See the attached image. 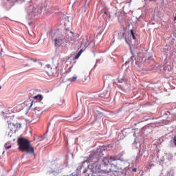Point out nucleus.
<instances>
[{
  "label": "nucleus",
  "mask_w": 176,
  "mask_h": 176,
  "mask_svg": "<svg viewBox=\"0 0 176 176\" xmlns=\"http://www.w3.org/2000/svg\"><path fill=\"white\" fill-rule=\"evenodd\" d=\"M57 58V56H54L53 58H52V61H54V60H56Z\"/></svg>",
  "instance_id": "obj_17"
},
{
  "label": "nucleus",
  "mask_w": 176,
  "mask_h": 176,
  "mask_svg": "<svg viewBox=\"0 0 176 176\" xmlns=\"http://www.w3.org/2000/svg\"><path fill=\"white\" fill-rule=\"evenodd\" d=\"M173 142H174V144L176 146V135L173 138Z\"/></svg>",
  "instance_id": "obj_13"
},
{
  "label": "nucleus",
  "mask_w": 176,
  "mask_h": 176,
  "mask_svg": "<svg viewBox=\"0 0 176 176\" xmlns=\"http://www.w3.org/2000/svg\"><path fill=\"white\" fill-rule=\"evenodd\" d=\"M30 60H31L32 61H34V63H36V59H32L30 58H27L25 61H30Z\"/></svg>",
  "instance_id": "obj_10"
},
{
  "label": "nucleus",
  "mask_w": 176,
  "mask_h": 176,
  "mask_svg": "<svg viewBox=\"0 0 176 176\" xmlns=\"http://www.w3.org/2000/svg\"><path fill=\"white\" fill-rule=\"evenodd\" d=\"M18 149L21 152H27L30 155H34L35 153L34 151V146L31 145V142L28 139L24 138H19L17 139Z\"/></svg>",
  "instance_id": "obj_1"
},
{
  "label": "nucleus",
  "mask_w": 176,
  "mask_h": 176,
  "mask_svg": "<svg viewBox=\"0 0 176 176\" xmlns=\"http://www.w3.org/2000/svg\"><path fill=\"white\" fill-rule=\"evenodd\" d=\"M102 163L104 166H108L111 163L109 161V158H108V157H103Z\"/></svg>",
  "instance_id": "obj_5"
},
{
  "label": "nucleus",
  "mask_w": 176,
  "mask_h": 176,
  "mask_svg": "<svg viewBox=\"0 0 176 176\" xmlns=\"http://www.w3.org/2000/svg\"><path fill=\"white\" fill-rule=\"evenodd\" d=\"M174 20H175V21H176V16H175Z\"/></svg>",
  "instance_id": "obj_20"
},
{
  "label": "nucleus",
  "mask_w": 176,
  "mask_h": 176,
  "mask_svg": "<svg viewBox=\"0 0 176 176\" xmlns=\"http://www.w3.org/2000/svg\"><path fill=\"white\" fill-rule=\"evenodd\" d=\"M107 158L109 159V162H114L115 160V157L110 156V157H107Z\"/></svg>",
  "instance_id": "obj_9"
},
{
  "label": "nucleus",
  "mask_w": 176,
  "mask_h": 176,
  "mask_svg": "<svg viewBox=\"0 0 176 176\" xmlns=\"http://www.w3.org/2000/svg\"><path fill=\"white\" fill-rule=\"evenodd\" d=\"M23 67H30V65H28V63H27L25 61L23 62Z\"/></svg>",
  "instance_id": "obj_11"
},
{
  "label": "nucleus",
  "mask_w": 176,
  "mask_h": 176,
  "mask_svg": "<svg viewBox=\"0 0 176 176\" xmlns=\"http://www.w3.org/2000/svg\"><path fill=\"white\" fill-rule=\"evenodd\" d=\"M10 148H12V145L6 146V149H10Z\"/></svg>",
  "instance_id": "obj_14"
},
{
  "label": "nucleus",
  "mask_w": 176,
  "mask_h": 176,
  "mask_svg": "<svg viewBox=\"0 0 176 176\" xmlns=\"http://www.w3.org/2000/svg\"><path fill=\"white\" fill-rule=\"evenodd\" d=\"M54 45L56 47H60V46L63 45V39H61L60 37H56L54 38Z\"/></svg>",
  "instance_id": "obj_4"
},
{
  "label": "nucleus",
  "mask_w": 176,
  "mask_h": 176,
  "mask_svg": "<svg viewBox=\"0 0 176 176\" xmlns=\"http://www.w3.org/2000/svg\"><path fill=\"white\" fill-rule=\"evenodd\" d=\"M64 104V99H60L58 100V105H63Z\"/></svg>",
  "instance_id": "obj_8"
},
{
  "label": "nucleus",
  "mask_w": 176,
  "mask_h": 176,
  "mask_svg": "<svg viewBox=\"0 0 176 176\" xmlns=\"http://www.w3.org/2000/svg\"><path fill=\"white\" fill-rule=\"evenodd\" d=\"M76 79H78V77L76 76H74L72 78H70L68 79V81L69 82H76Z\"/></svg>",
  "instance_id": "obj_7"
},
{
  "label": "nucleus",
  "mask_w": 176,
  "mask_h": 176,
  "mask_svg": "<svg viewBox=\"0 0 176 176\" xmlns=\"http://www.w3.org/2000/svg\"><path fill=\"white\" fill-rule=\"evenodd\" d=\"M133 171H134L135 173L137 172V168H133Z\"/></svg>",
  "instance_id": "obj_18"
},
{
  "label": "nucleus",
  "mask_w": 176,
  "mask_h": 176,
  "mask_svg": "<svg viewBox=\"0 0 176 176\" xmlns=\"http://www.w3.org/2000/svg\"><path fill=\"white\" fill-rule=\"evenodd\" d=\"M34 98V100H37V101H42V96L41 95H37Z\"/></svg>",
  "instance_id": "obj_6"
},
{
  "label": "nucleus",
  "mask_w": 176,
  "mask_h": 176,
  "mask_svg": "<svg viewBox=\"0 0 176 176\" xmlns=\"http://www.w3.org/2000/svg\"><path fill=\"white\" fill-rule=\"evenodd\" d=\"M21 127V124L19 123H16L14 124V123H10L9 129L11 130V131H16V130H19V129Z\"/></svg>",
  "instance_id": "obj_3"
},
{
  "label": "nucleus",
  "mask_w": 176,
  "mask_h": 176,
  "mask_svg": "<svg viewBox=\"0 0 176 176\" xmlns=\"http://www.w3.org/2000/svg\"><path fill=\"white\" fill-rule=\"evenodd\" d=\"M104 14H108L107 13V12H104Z\"/></svg>",
  "instance_id": "obj_21"
},
{
  "label": "nucleus",
  "mask_w": 176,
  "mask_h": 176,
  "mask_svg": "<svg viewBox=\"0 0 176 176\" xmlns=\"http://www.w3.org/2000/svg\"><path fill=\"white\" fill-rule=\"evenodd\" d=\"M0 89H2V87H1V86H0Z\"/></svg>",
  "instance_id": "obj_23"
},
{
  "label": "nucleus",
  "mask_w": 176,
  "mask_h": 176,
  "mask_svg": "<svg viewBox=\"0 0 176 176\" xmlns=\"http://www.w3.org/2000/svg\"><path fill=\"white\" fill-rule=\"evenodd\" d=\"M131 34L132 36H134V31L133 30H131Z\"/></svg>",
  "instance_id": "obj_15"
},
{
  "label": "nucleus",
  "mask_w": 176,
  "mask_h": 176,
  "mask_svg": "<svg viewBox=\"0 0 176 176\" xmlns=\"http://www.w3.org/2000/svg\"><path fill=\"white\" fill-rule=\"evenodd\" d=\"M69 71H71V69H69Z\"/></svg>",
  "instance_id": "obj_24"
},
{
  "label": "nucleus",
  "mask_w": 176,
  "mask_h": 176,
  "mask_svg": "<svg viewBox=\"0 0 176 176\" xmlns=\"http://www.w3.org/2000/svg\"><path fill=\"white\" fill-rule=\"evenodd\" d=\"M0 56H2V53H0Z\"/></svg>",
  "instance_id": "obj_22"
},
{
  "label": "nucleus",
  "mask_w": 176,
  "mask_h": 176,
  "mask_svg": "<svg viewBox=\"0 0 176 176\" xmlns=\"http://www.w3.org/2000/svg\"><path fill=\"white\" fill-rule=\"evenodd\" d=\"M79 57H80V54H76V56L74 57V60H78V58H79Z\"/></svg>",
  "instance_id": "obj_12"
},
{
  "label": "nucleus",
  "mask_w": 176,
  "mask_h": 176,
  "mask_svg": "<svg viewBox=\"0 0 176 176\" xmlns=\"http://www.w3.org/2000/svg\"><path fill=\"white\" fill-rule=\"evenodd\" d=\"M43 113V110L41 109L39 107H36L34 109L32 113V123H36L39 119H41V116Z\"/></svg>",
  "instance_id": "obj_2"
},
{
  "label": "nucleus",
  "mask_w": 176,
  "mask_h": 176,
  "mask_svg": "<svg viewBox=\"0 0 176 176\" xmlns=\"http://www.w3.org/2000/svg\"><path fill=\"white\" fill-rule=\"evenodd\" d=\"M144 1H146V0H144Z\"/></svg>",
  "instance_id": "obj_25"
},
{
  "label": "nucleus",
  "mask_w": 176,
  "mask_h": 176,
  "mask_svg": "<svg viewBox=\"0 0 176 176\" xmlns=\"http://www.w3.org/2000/svg\"><path fill=\"white\" fill-rule=\"evenodd\" d=\"M133 39H135V36L133 34V36H132Z\"/></svg>",
  "instance_id": "obj_19"
},
{
  "label": "nucleus",
  "mask_w": 176,
  "mask_h": 176,
  "mask_svg": "<svg viewBox=\"0 0 176 176\" xmlns=\"http://www.w3.org/2000/svg\"><path fill=\"white\" fill-rule=\"evenodd\" d=\"M78 53L82 54V53H83V50H80Z\"/></svg>",
  "instance_id": "obj_16"
}]
</instances>
